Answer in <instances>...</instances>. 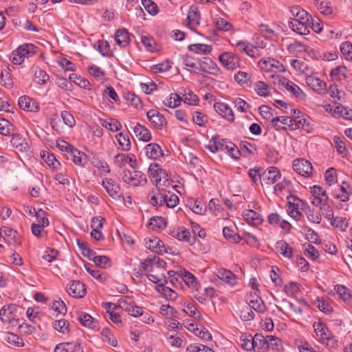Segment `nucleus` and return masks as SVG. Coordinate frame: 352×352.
Listing matches in <instances>:
<instances>
[{"instance_id": "nucleus-1", "label": "nucleus", "mask_w": 352, "mask_h": 352, "mask_svg": "<svg viewBox=\"0 0 352 352\" xmlns=\"http://www.w3.org/2000/svg\"><path fill=\"white\" fill-rule=\"evenodd\" d=\"M148 175L153 178V183L158 188L159 191L166 192L164 188H167L170 184V182L168 179L167 173L164 170L159 167L156 163H152L148 168Z\"/></svg>"}, {"instance_id": "nucleus-2", "label": "nucleus", "mask_w": 352, "mask_h": 352, "mask_svg": "<svg viewBox=\"0 0 352 352\" xmlns=\"http://www.w3.org/2000/svg\"><path fill=\"white\" fill-rule=\"evenodd\" d=\"M287 199L289 204L287 208L288 214L296 221H299L302 216V214L299 211V210L304 212L307 205L300 199L294 195L288 196Z\"/></svg>"}, {"instance_id": "nucleus-3", "label": "nucleus", "mask_w": 352, "mask_h": 352, "mask_svg": "<svg viewBox=\"0 0 352 352\" xmlns=\"http://www.w3.org/2000/svg\"><path fill=\"white\" fill-rule=\"evenodd\" d=\"M34 50L35 46L33 44H23L13 51L10 59L14 64L20 65L24 61L25 57H30L35 54Z\"/></svg>"}, {"instance_id": "nucleus-4", "label": "nucleus", "mask_w": 352, "mask_h": 352, "mask_svg": "<svg viewBox=\"0 0 352 352\" xmlns=\"http://www.w3.org/2000/svg\"><path fill=\"white\" fill-rule=\"evenodd\" d=\"M124 182L132 186H138L146 183L145 175L140 171L124 170L122 174Z\"/></svg>"}, {"instance_id": "nucleus-5", "label": "nucleus", "mask_w": 352, "mask_h": 352, "mask_svg": "<svg viewBox=\"0 0 352 352\" xmlns=\"http://www.w3.org/2000/svg\"><path fill=\"white\" fill-rule=\"evenodd\" d=\"M278 85L285 88L290 94L298 98L305 99L306 98L305 94L298 86L285 77H278Z\"/></svg>"}, {"instance_id": "nucleus-6", "label": "nucleus", "mask_w": 352, "mask_h": 352, "mask_svg": "<svg viewBox=\"0 0 352 352\" xmlns=\"http://www.w3.org/2000/svg\"><path fill=\"white\" fill-rule=\"evenodd\" d=\"M0 236L5 241L13 245H19L21 243L20 234L16 231L8 227H3L0 229Z\"/></svg>"}, {"instance_id": "nucleus-7", "label": "nucleus", "mask_w": 352, "mask_h": 352, "mask_svg": "<svg viewBox=\"0 0 352 352\" xmlns=\"http://www.w3.org/2000/svg\"><path fill=\"white\" fill-rule=\"evenodd\" d=\"M169 234L179 241L188 242L190 245L195 243V236H191L189 231L184 227L173 228L169 230Z\"/></svg>"}, {"instance_id": "nucleus-8", "label": "nucleus", "mask_w": 352, "mask_h": 352, "mask_svg": "<svg viewBox=\"0 0 352 352\" xmlns=\"http://www.w3.org/2000/svg\"><path fill=\"white\" fill-rule=\"evenodd\" d=\"M293 168L299 175L309 177L312 173L311 164L304 159H296L293 162Z\"/></svg>"}, {"instance_id": "nucleus-9", "label": "nucleus", "mask_w": 352, "mask_h": 352, "mask_svg": "<svg viewBox=\"0 0 352 352\" xmlns=\"http://www.w3.org/2000/svg\"><path fill=\"white\" fill-rule=\"evenodd\" d=\"M120 307L132 316L143 315L142 308L135 305L129 297L120 300Z\"/></svg>"}, {"instance_id": "nucleus-10", "label": "nucleus", "mask_w": 352, "mask_h": 352, "mask_svg": "<svg viewBox=\"0 0 352 352\" xmlns=\"http://www.w3.org/2000/svg\"><path fill=\"white\" fill-rule=\"evenodd\" d=\"M280 176L281 175L279 170L274 166H271L261 172L262 181L264 184L267 186L274 184L280 178Z\"/></svg>"}, {"instance_id": "nucleus-11", "label": "nucleus", "mask_w": 352, "mask_h": 352, "mask_svg": "<svg viewBox=\"0 0 352 352\" xmlns=\"http://www.w3.org/2000/svg\"><path fill=\"white\" fill-rule=\"evenodd\" d=\"M230 142L228 140L221 138L217 135L210 140L208 148L212 153L218 151L228 152L230 146L228 143Z\"/></svg>"}, {"instance_id": "nucleus-12", "label": "nucleus", "mask_w": 352, "mask_h": 352, "mask_svg": "<svg viewBox=\"0 0 352 352\" xmlns=\"http://www.w3.org/2000/svg\"><path fill=\"white\" fill-rule=\"evenodd\" d=\"M219 61L228 69H235L239 67V58L231 52H225L219 56Z\"/></svg>"}, {"instance_id": "nucleus-13", "label": "nucleus", "mask_w": 352, "mask_h": 352, "mask_svg": "<svg viewBox=\"0 0 352 352\" xmlns=\"http://www.w3.org/2000/svg\"><path fill=\"white\" fill-rule=\"evenodd\" d=\"M305 82L314 91L319 94H325L327 92V84L320 78L314 76L306 77Z\"/></svg>"}, {"instance_id": "nucleus-14", "label": "nucleus", "mask_w": 352, "mask_h": 352, "mask_svg": "<svg viewBox=\"0 0 352 352\" xmlns=\"http://www.w3.org/2000/svg\"><path fill=\"white\" fill-rule=\"evenodd\" d=\"M199 72H208L214 76H218L220 70L217 64L208 57H205L199 62Z\"/></svg>"}, {"instance_id": "nucleus-15", "label": "nucleus", "mask_w": 352, "mask_h": 352, "mask_svg": "<svg viewBox=\"0 0 352 352\" xmlns=\"http://www.w3.org/2000/svg\"><path fill=\"white\" fill-rule=\"evenodd\" d=\"M146 116L153 127L156 129H162L166 124L165 118L159 111L151 109L146 113Z\"/></svg>"}, {"instance_id": "nucleus-16", "label": "nucleus", "mask_w": 352, "mask_h": 352, "mask_svg": "<svg viewBox=\"0 0 352 352\" xmlns=\"http://www.w3.org/2000/svg\"><path fill=\"white\" fill-rule=\"evenodd\" d=\"M16 307L14 305H8L3 306L0 310V318L5 323L13 324L15 322V314Z\"/></svg>"}, {"instance_id": "nucleus-17", "label": "nucleus", "mask_w": 352, "mask_h": 352, "mask_svg": "<svg viewBox=\"0 0 352 352\" xmlns=\"http://www.w3.org/2000/svg\"><path fill=\"white\" fill-rule=\"evenodd\" d=\"M258 64L261 69L265 72H273L274 69L279 72L284 71L283 65L274 58L262 59Z\"/></svg>"}, {"instance_id": "nucleus-18", "label": "nucleus", "mask_w": 352, "mask_h": 352, "mask_svg": "<svg viewBox=\"0 0 352 352\" xmlns=\"http://www.w3.org/2000/svg\"><path fill=\"white\" fill-rule=\"evenodd\" d=\"M85 285L80 281L74 280L69 284L68 294L74 298H82L85 295Z\"/></svg>"}, {"instance_id": "nucleus-19", "label": "nucleus", "mask_w": 352, "mask_h": 352, "mask_svg": "<svg viewBox=\"0 0 352 352\" xmlns=\"http://www.w3.org/2000/svg\"><path fill=\"white\" fill-rule=\"evenodd\" d=\"M214 108L219 115L226 118L228 120H234V112L228 104L223 102H215L214 104Z\"/></svg>"}, {"instance_id": "nucleus-20", "label": "nucleus", "mask_w": 352, "mask_h": 352, "mask_svg": "<svg viewBox=\"0 0 352 352\" xmlns=\"http://www.w3.org/2000/svg\"><path fill=\"white\" fill-rule=\"evenodd\" d=\"M102 186L105 188L109 196L116 199L119 197L120 186L112 179H105L102 182Z\"/></svg>"}, {"instance_id": "nucleus-21", "label": "nucleus", "mask_w": 352, "mask_h": 352, "mask_svg": "<svg viewBox=\"0 0 352 352\" xmlns=\"http://www.w3.org/2000/svg\"><path fill=\"white\" fill-rule=\"evenodd\" d=\"M18 104L21 109L25 111L35 112L38 110V105L36 102L26 96L19 98Z\"/></svg>"}, {"instance_id": "nucleus-22", "label": "nucleus", "mask_w": 352, "mask_h": 352, "mask_svg": "<svg viewBox=\"0 0 352 352\" xmlns=\"http://www.w3.org/2000/svg\"><path fill=\"white\" fill-rule=\"evenodd\" d=\"M243 215L247 223L252 226H256L263 222L261 215L253 210H245Z\"/></svg>"}, {"instance_id": "nucleus-23", "label": "nucleus", "mask_w": 352, "mask_h": 352, "mask_svg": "<svg viewBox=\"0 0 352 352\" xmlns=\"http://www.w3.org/2000/svg\"><path fill=\"white\" fill-rule=\"evenodd\" d=\"M289 27L293 31L301 35H307L309 33L310 22L291 21Z\"/></svg>"}, {"instance_id": "nucleus-24", "label": "nucleus", "mask_w": 352, "mask_h": 352, "mask_svg": "<svg viewBox=\"0 0 352 352\" xmlns=\"http://www.w3.org/2000/svg\"><path fill=\"white\" fill-rule=\"evenodd\" d=\"M135 137L143 142H148L151 140L150 131L144 126L138 123L133 129Z\"/></svg>"}, {"instance_id": "nucleus-25", "label": "nucleus", "mask_w": 352, "mask_h": 352, "mask_svg": "<svg viewBox=\"0 0 352 352\" xmlns=\"http://www.w3.org/2000/svg\"><path fill=\"white\" fill-rule=\"evenodd\" d=\"M144 149L146 155L151 160H157L163 155L161 147L155 143L147 144Z\"/></svg>"}, {"instance_id": "nucleus-26", "label": "nucleus", "mask_w": 352, "mask_h": 352, "mask_svg": "<svg viewBox=\"0 0 352 352\" xmlns=\"http://www.w3.org/2000/svg\"><path fill=\"white\" fill-rule=\"evenodd\" d=\"M146 247L156 253H162L166 252V248L164 243L157 237H154L146 241Z\"/></svg>"}, {"instance_id": "nucleus-27", "label": "nucleus", "mask_w": 352, "mask_h": 352, "mask_svg": "<svg viewBox=\"0 0 352 352\" xmlns=\"http://www.w3.org/2000/svg\"><path fill=\"white\" fill-rule=\"evenodd\" d=\"M116 43L121 47H126L130 42L129 34L126 29H119L115 34Z\"/></svg>"}, {"instance_id": "nucleus-28", "label": "nucleus", "mask_w": 352, "mask_h": 352, "mask_svg": "<svg viewBox=\"0 0 352 352\" xmlns=\"http://www.w3.org/2000/svg\"><path fill=\"white\" fill-rule=\"evenodd\" d=\"M272 124L276 130L286 129V128L285 126H282L280 124L283 125H288L292 128V129H294L293 120H292L289 116H278L274 118L272 120Z\"/></svg>"}, {"instance_id": "nucleus-29", "label": "nucleus", "mask_w": 352, "mask_h": 352, "mask_svg": "<svg viewBox=\"0 0 352 352\" xmlns=\"http://www.w3.org/2000/svg\"><path fill=\"white\" fill-rule=\"evenodd\" d=\"M114 163L119 167H122L125 164H129L131 166V167L134 168V164L135 163V160L133 157V155L120 153L115 156Z\"/></svg>"}, {"instance_id": "nucleus-30", "label": "nucleus", "mask_w": 352, "mask_h": 352, "mask_svg": "<svg viewBox=\"0 0 352 352\" xmlns=\"http://www.w3.org/2000/svg\"><path fill=\"white\" fill-rule=\"evenodd\" d=\"M268 336H263L261 333H256L253 338L254 347L257 348L261 352H265L268 349Z\"/></svg>"}, {"instance_id": "nucleus-31", "label": "nucleus", "mask_w": 352, "mask_h": 352, "mask_svg": "<svg viewBox=\"0 0 352 352\" xmlns=\"http://www.w3.org/2000/svg\"><path fill=\"white\" fill-rule=\"evenodd\" d=\"M314 331L321 340H329L331 333L325 324L321 322H315L313 324Z\"/></svg>"}, {"instance_id": "nucleus-32", "label": "nucleus", "mask_w": 352, "mask_h": 352, "mask_svg": "<svg viewBox=\"0 0 352 352\" xmlns=\"http://www.w3.org/2000/svg\"><path fill=\"white\" fill-rule=\"evenodd\" d=\"M275 247L284 257L291 258L293 256L292 248L285 241H278Z\"/></svg>"}, {"instance_id": "nucleus-33", "label": "nucleus", "mask_w": 352, "mask_h": 352, "mask_svg": "<svg viewBox=\"0 0 352 352\" xmlns=\"http://www.w3.org/2000/svg\"><path fill=\"white\" fill-rule=\"evenodd\" d=\"M182 337V335L175 330L166 333L167 340L171 346L182 347L183 343Z\"/></svg>"}, {"instance_id": "nucleus-34", "label": "nucleus", "mask_w": 352, "mask_h": 352, "mask_svg": "<svg viewBox=\"0 0 352 352\" xmlns=\"http://www.w3.org/2000/svg\"><path fill=\"white\" fill-rule=\"evenodd\" d=\"M217 276L219 278L228 283L231 285H234L236 283L234 274L226 269H220L217 272Z\"/></svg>"}, {"instance_id": "nucleus-35", "label": "nucleus", "mask_w": 352, "mask_h": 352, "mask_svg": "<svg viewBox=\"0 0 352 352\" xmlns=\"http://www.w3.org/2000/svg\"><path fill=\"white\" fill-rule=\"evenodd\" d=\"M12 145L20 151H26L29 148V144L21 135L15 134L10 141Z\"/></svg>"}, {"instance_id": "nucleus-36", "label": "nucleus", "mask_w": 352, "mask_h": 352, "mask_svg": "<svg viewBox=\"0 0 352 352\" xmlns=\"http://www.w3.org/2000/svg\"><path fill=\"white\" fill-rule=\"evenodd\" d=\"M179 202V198L174 194H170L169 197L168 195H163L162 192L160 193V204H166V206L169 208H174L177 206Z\"/></svg>"}, {"instance_id": "nucleus-37", "label": "nucleus", "mask_w": 352, "mask_h": 352, "mask_svg": "<svg viewBox=\"0 0 352 352\" xmlns=\"http://www.w3.org/2000/svg\"><path fill=\"white\" fill-rule=\"evenodd\" d=\"M335 291L337 294L340 296V298L343 300V301L347 304L350 305L352 302V297L351 294L347 292V288L343 285H337L335 286Z\"/></svg>"}, {"instance_id": "nucleus-38", "label": "nucleus", "mask_w": 352, "mask_h": 352, "mask_svg": "<svg viewBox=\"0 0 352 352\" xmlns=\"http://www.w3.org/2000/svg\"><path fill=\"white\" fill-rule=\"evenodd\" d=\"M179 278L183 280L186 285L192 287H197V282L195 277L186 270H179Z\"/></svg>"}, {"instance_id": "nucleus-39", "label": "nucleus", "mask_w": 352, "mask_h": 352, "mask_svg": "<svg viewBox=\"0 0 352 352\" xmlns=\"http://www.w3.org/2000/svg\"><path fill=\"white\" fill-rule=\"evenodd\" d=\"M346 68L344 66H338L333 69L330 76L333 80L342 81L346 79Z\"/></svg>"}, {"instance_id": "nucleus-40", "label": "nucleus", "mask_w": 352, "mask_h": 352, "mask_svg": "<svg viewBox=\"0 0 352 352\" xmlns=\"http://www.w3.org/2000/svg\"><path fill=\"white\" fill-rule=\"evenodd\" d=\"M166 283H162L157 285V291L160 292L165 298L169 300L176 299L177 293L168 287L165 286Z\"/></svg>"}, {"instance_id": "nucleus-41", "label": "nucleus", "mask_w": 352, "mask_h": 352, "mask_svg": "<svg viewBox=\"0 0 352 352\" xmlns=\"http://www.w3.org/2000/svg\"><path fill=\"white\" fill-rule=\"evenodd\" d=\"M69 78L70 82H73L81 88L90 89L91 85L87 79L78 76L75 74H70Z\"/></svg>"}, {"instance_id": "nucleus-42", "label": "nucleus", "mask_w": 352, "mask_h": 352, "mask_svg": "<svg viewBox=\"0 0 352 352\" xmlns=\"http://www.w3.org/2000/svg\"><path fill=\"white\" fill-rule=\"evenodd\" d=\"M101 124L104 128L108 129L112 131H120L122 128L120 122L115 119L102 120Z\"/></svg>"}, {"instance_id": "nucleus-43", "label": "nucleus", "mask_w": 352, "mask_h": 352, "mask_svg": "<svg viewBox=\"0 0 352 352\" xmlns=\"http://www.w3.org/2000/svg\"><path fill=\"white\" fill-rule=\"evenodd\" d=\"M200 14L196 8L191 7L188 11L187 19L190 25H197L199 24Z\"/></svg>"}, {"instance_id": "nucleus-44", "label": "nucleus", "mask_w": 352, "mask_h": 352, "mask_svg": "<svg viewBox=\"0 0 352 352\" xmlns=\"http://www.w3.org/2000/svg\"><path fill=\"white\" fill-rule=\"evenodd\" d=\"M188 49L197 54H204L210 53L212 50L210 45L206 44H191L188 45Z\"/></svg>"}, {"instance_id": "nucleus-45", "label": "nucleus", "mask_w": 352, "mask_h": 352, "mask_svg": "<svg viewBox=\"0 0 352 352\" xmlns=\"http://www.w3.org/2000/svg\"><path fill=\"white\" fill-rule=\"evenodd\" d=\"M142 4L146 12L151 15L154 16L158 13V7L152 0H142Z\"/></svg>"}, {"instance_id": "nucleus-46", "label": "nucleus", "mask_w": 352, "mask_h": 352, "mask_svg": "<svg viewBox=\"0 0 352 352\" xmlns=\"http://www.w3.org/2000/svg\"><path fill=\"white\" fill-rule=\"evenodd\" d=\"M249 307L258 312L263 313L265 311V306L261 298L256 297L254 300H251L249 302Z\"/></svg>"}, {"instance_id": "nucleus-47", "label": "nucleus", "mask_w": 352, "mask_h": 352, "mask_svg": "<svg viewBox=\"0 0 352 352\" xmlns=\"http://www.w3.org/2000/svg\"><path fill=\"white\" fill-rule=\"evenodd\" d=\"M41 156L49 166H52L54 168H58L60 166L56 157L49 152L43 151Z\"/></svg>"}, {"instance_id": "nucleus-48", "label": "nucleus", "mask_w": 352, "mask_h": 352, "mask_svg": "<svg viewBox=\"0 0 352 352\" xmlns=\"http://www.w3.org/2000/svg\"><path fill=\"white\" fill-rule=\"evenodd\" d=\"M34 80L40 85L45 84L49 80L47 74L38 67H36L34 71Z\"/></svg>"}, {"instance_id": "nucleus-49", "label": "nucleus", "mask_w": 352, "mask_h": 352, "mask_svg": "<svg viewBox=\"0 0 352 352\" xmlns=\"http://www.w3.org/2000/svg\"><path fill=\"white\" fill-rule=\"evenodd\" d=\"M116 139L124 151H127L131 148V141L127 135L119 133L116 135Z\"/></svg>"}, {"instance_id": "nucleus-50", "label": "nucleus", "mask_w": 352, "mask_h": 352, "mask_svg": "<svg viewBox=\"0 0 352 352\" xmlns=\"http://www.w3.org/2000/svg\"><path fill=\"white\" fill-rule=\"evenodd\" d=\"M263 171V169L261 168H251L248 171V175L252 179V180L254 182L255 184H258V183H261L262 185H263L262 182V177H261V172Z\"/></svg>"}, {"instance_id": "nucleus-51", "label": "nucleus", "mask_w": 352, "mask_h": 352, "mask_svg": "<svg viewBox=\"0 0 352 352\" xmlns=\"http://www.w3.org/2000/svg\"><path fill=\"white\" fill-rule=\"evenodd\" d=\"M78 319L83 326L89 328H94V318L88 314L80 313L78 314Z\"/></svg>"}, {"instance_id": "nucleus-52", "label": "nucleus", "mask_w": 352, "mask_h": 352, "mask_svg": "<svg viewBox=\"0 0 352 352\" xmlns=\"http://www.w3.org/2000/svg\"><path fill=\"white\" fill-rule=\"evenodd\" d=\"M333 142L338 153L341 154L343 157H345L348 153L345 142L340 138L337 136L334 137Z\"/></svg>"}, {"instance_id": "nucleus-53", "label": "nucleus", "mask_w": 352, "mask_h": 352, "mask_svg": "<svg viewBox=\"0 0 352 352\" xmlns=\"http://www.w3.org/2000/svg\"><path fill=\"white\" fill-rule=\"evenodd\" d=\"M92 164L98 169L100 171H103L109 173L110 168L107 162L98 157H94L92 160Z\"/></svg>"}, {"instance_id": "nucleus-54", "label": "nucleus", "mask_w": 352, "mask_h": 352, "mask_svg": "<svg viewBox=\"0 0 352 352\" xmlns=\"http://www.w3.org/2000/svg\"><path fill=\"white\" fill-rule=\"evenodd\" d=\"M254 89L260 96L266 97L270 94L267 85L263 81L256 82Z\"/></svg>"}, {"instance_id": "nucleus-55", "label": "nucleus", "mask_w": 352, "mask_h": 352, "mask_svg": "<svg viewBox=\"0 0 352 352\" xmlns=\"http://www.w3.org/2000/svg\"><path fill=\"white\" fill-rule=\"evenodd\" d=\"M182 98L179 95L171 94L168 98L164 100V104L170 108H175L179 104Z\"/></svg>"}, {"instance_id": "nucleus-56", "label": "nucleus", "mask_w": 352, "mask_h": 352, "mask_svg": "<svg viewBox=\"0 0 352 352\" xmlns=\"http://www.w3.org/2000/svg\"><path fill=\"white\" fill-rule=\"evenodd\" d=\"M223 234L225 238L232 242L238 243L241 240V237L228 227L223 229Z\"/></svg>"}, {"instance_id": "nucleus-57", "label": "nucleus", "mask_w": 352, "mask_h": 352, "mask_svg": "<svg viewBox=\"0 0 352 352\" xmlns=\"http://www.w3.org/2000/svg\"><path fill=\"white\" fill-rule=\"evenodd\" d=\"M69 322L66 320H57L54 322V329L63 334L69 332Z\"/></svg>"}, {"instance_id": "nucleus-58", "label": "nucleus", "mask_w": 352, "mask_h": 352, "mask_svg": "<svg viewBox=\"0 0 352 352\" xmlns=\"http://www.w3.org/2000/svg\"><path fill=\"white\" fill-rule=\"evenodd\" d=\"M327 91H329L330 96L333 99H337L339 101H341L344 96V93L342 91H340L338 89V87L335 84H332L329 86Z\"/></svg>"}, {"instance_id": "nucleus-59", "label": "nucleus", "mask_w": 352, "mask_h": 352, "mask_svg": "<svg viewBox=\"0 0 352 352\" xmlns=\"http://www.w3.org/2000/svg\"><path fill=\"white\" fill-rule=\"evenodd\" d=\"M340 52L346 59L352 60V44L346 41L340 45Z\"/></svg>"}, {"instance_id": "nucleus-60", "label": "nucleus", "mask_w": 352, "mask_h": 352, "mask_svg": "<svg viewBox=\"0 0 352 352\" xmlns=\"http://www.w3.org/2000/svg\"><path fill=\"white\" fill-rule=\"evenodd\" d=\"M141 41L142 45L144 46L147 51L151 52L155 51V41L153 38L148 36H142Z\"/></svg>"}, {"instance_id": "nucleus-61", "label": "nucleus", "mask_w": 352, "mask_h": 352, "mask_svg": "<svg viewBox=\"0 0 352 352\" xmlns=\"http://www.w3.org/2000/svg\"><path fill=\"white\" fill-rule=\"evenodd\" d=\"M304 212L305 213L308 220L310 222L320 223L321 221L320 215L316 213L314 210L310 209L308 206H307Z\"/></svg>"}, {"instance_id": "nucleus-62", "label": "nucleus", "mask_w": 352, "mask_h": 352, "mask_svg": "<svg viewBox=\"0 0 352 352\" xmlns=\"http://www.w3.org/2000/svg\"><path fill=\"white\" fill-rule=\"evenodd\" d=\"M36 217L37 223L36 224H38L41 227L45 228L49 225V221L46 217V213L43 210H39L36 212Z\"/></svg>"}, {"instance_id": "nucleus-63", "label": "nucleus", "mask_w": 352, "mask_h": 352, "mask_svg": "<svg viewBox=\"0 0 352 352\" xmlns=\"http://www.w3.org/2000/svg\"><path fill=\"white\" fill-rule=\"evenodd\" d=\"M304 253L305 256L311 258L312 260H316L320 256L319 252L311 244L305 245Z\"/></svg>"}, {"instance_id": "nucleus-64", "label": "nucleus", "mask_w": 352, "mask_h": 352, "mask_svg": "<svg viewBox=\"0 0 352 352\" xmlns=\"http://www.w3.org/2000/svg\"><path fill=\"white\" fill-rule=\"evenodd\" d=\"M334 112L339 113L344 119L352 120L351 109H347L344 107L339 105L335 108Z\"/></svg>"}]
</instances>
